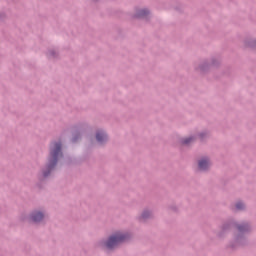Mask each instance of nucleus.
Returning <instances> with one entry per match:
<instances>
[{
	"instance_id": "nucleus-10",
	"label": "nucleus",
	"mask_w": 256,
	"mask_h": 256,
	"mask_svg": "<svg viewBox=\"0 0 256 256\" xmlns=\"http://www.w3.org/2000/svg\"><path fill=\"white\" fill-rule=\"evenodd\" d=\"M243 230H244L243 227L240 226V227H239V231H243Z\"/></svg>"
},
{
	"instance_id": "nucleus-1",
	"label": "nucleus",
	"mask_w": 256,
	"mask_h": 256,
	"mask_svg": "<svg viewBox=\"0 0 256 256\" xmlns=\"http://www.w3.org/2000/svg\"><path fill=\"white\" fill-rule=\"evenodd\" d=\"M59 157H63V153H61V142L52 143L50 148V158H49L48 169H53V167L57 165V161H59Z\"/></svg>"
},
{
	"instance_id": "nucleus-3",
	"label": "nucleus",
	"mask_w": 256,
	"mask_h": 256,
	"mask_svg": "<svg viewBox=\"0 0 256 256\" xmlns=\"http://www.w3.org/2000/svg\"><path fill=\"white\" fill-rule=\"evenodd\" d=\"M198 165H199V169H201V171H205V170L209 169L210 163H209L208 159H202L199 161Z\"/></svg>"
},
{
	"instance_id": "nucleus-5",
	"label": "nucleus",
	"mask_w": 256,
	"mask_h": 256,
	"mask_svg": "<svg viewBox=\"0 0 256 256\" xmlns=\"http://www.w3.org/2000/svg\"><path fill=\"white\" fill-rule=\"evenodd\" d=\"M96 139L98 143H105V140L107 139V135L105 134V132L99 131L96 134Z\"/></svg>"
},
{
	"instance_id": "nucleus-2",
	"label": "nucleus",
	"mask_w": 256,
	"mask_h": 256,
	"mask_svg": "<svg viewBox=\"0 0 256 256\" xmlns=\"http://www.w3.org/2000/svg\"><path fill=\"white\" fill-rule=\"evenodd\" d=\"M124 241H127V235L116 233L108 239L105 246L107 249H115L119 243H123Z\"/></svg>"
},
{
	"instance_id": "nucleus-6",
	"label": "nucleus",
	"mask_w": 256,
	"mask_h": 256,
	"mask_svg": "<svg viewBox=\"0 0 256 256\" xmlns=\"http://www.w3.org/2000/svg\"><path fill=\"white\" fill-rule=\"evenodd\" d=\"M151 217V213L149 211H144L142 213L141 219H149Z\"/></svg>"
},
{
	"instance_id": "nucleus-8",
	"label": "nucleus",
	"mask_w": 256,
	"mask_h": 256,
	"mask_svg": "<svg viewBox=\"0 0 256 256\" xmlns=\"http://www.w3.org/2000/svg\"><path fill=\"white\" fill-rule=\"evenodd\" d=\"M244 207H245V204H243V202H238L236 204V209L238 210L244 209Z\"/></svg>"
},
{
	"instance_id": "nucleus-9",
	"label": "nucleus",
	"mask_w": 256,
	"mask_h": 256,
	"mask_svg": "<svg viewBox=\"0 0 256 256\" xmlns=\"http://www.w3.org/2000/svg\"><path fill=\"white\" fill-rule=\"evenodd\" d=\"M191 139H192V138H186V139L183 141V143H184L185 145H187L188 143H191Z\"/></svg>"
},
{
	"instance_id": "nucleus-4",
	"label": "nucleus",
	"mask_w": 256,
	"mask_h": 256,
	"mask_svg": "<svg viewBox=\"0 0 256 256\" xmlns=\"http://www.w3.org/2000/svg\"><path fill=\"white\" fill-rule=\"evenodd\" d=\"M31 219L34 221V223H39V221L43 220V213L35 212L32 214Z\"/></svg>"
},
{
	"instance_id": "nucleus-11",
	"label": "nucleus",
	"mask_w": 256,
	"mask_h": 256,
	"mask_svg": "<svg viewBox=\"0 0 256 256\" xmlns=\"http://www.w3.org/2000/svg\"><path fill=\"white\" fill-rule=\"evenodd\" d=\"M44 177H47V173H44Z\"/></svg>"
},
{
	"instance_id": "nucleus-7",
	"label": "nucleus",
	"mask_w": 256,
	"mask_h": 256,
	"mask_svg": "<svg viewBox=\"0 0 256 256\" xmlns=\"http://www.w3.org/2000/svg\"><path fill=\"white\" fill-rule=\"evenodd\" d=\"M149 14L147 10H141L137 15L138 17H145V15Z\"/></svg>"
}]
</instances>
